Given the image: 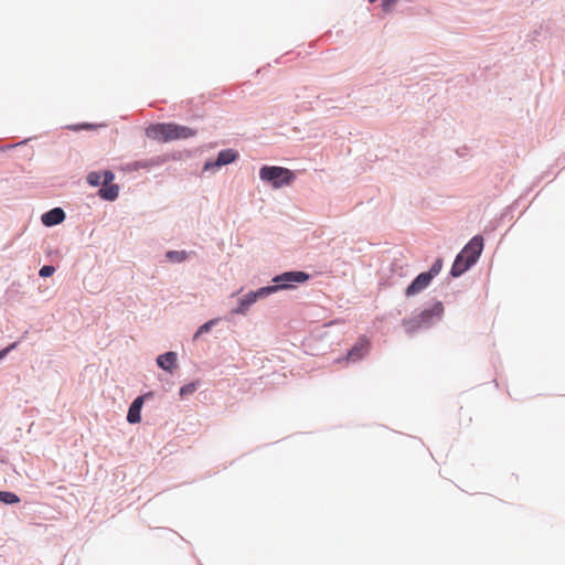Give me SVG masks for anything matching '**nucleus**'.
Listing matches in <instances>:
<instances>
[{
  "label": "nucleus",
  "instance_id": "obj_1",
  "mask_svg": "<svg viewBox=\"0 0 565 565\" xmlns=\"http://www.w3.org/2000/svg\"><path fill=\"white\" fill-rule=\"evenodd\" d=\"M146 132L149 138L161 142L188 139L196 135L194 129L172 122L152 125L147 128Z\"/></svg>",
  "mask_w": 565,
  "mask_h": 565
},
{
  "label": "nucleus",
  "instance_id": "obj_2",
  "mask_svg": "<svg viewBox=\"0 0 565 565\" xmlns=\"http://www.w3.org/2000/svg\"><path fill=\"white\" fill-rule=\"evenodd\" d=\"M259 177L263 181L269 182L275 189L291 184L296 178L291 170L276 166H264L259 170Z\"/></svg>",
  "mask_w": 565,
  "mask_h": 565
},
{
  "label": "nucleus",
  "instance_id": "obj_3",
  "mask_svg": "<svg viewBox=\"0 0 565 565\" xmlns=\"http://www.w3.org/2000/svg\"><path fill=\"white\" fill-rule=\"evenodd\" d=\"M481 250L482 249H461L452 264L451 275L458 277L468 270L478 260Z\"/></svg>",
  "mask_w": 565,
  "mask_h": 565
},
{
  "label": "nucleus",
  "instance_id": "obj_4",
  "mask_svg": "<svg viewBox=\"0 0 565 565\" xmlns=\"http://www.w3.org/2000/svg\"><path fill=\"white\" fill-rule=\"evenodd\" d=\"M309 279V275L303 271H287L281 275L276 276L273 281L275 285L267 286L268 288H274L275 292L281 289H290L296 286V284H302Z\"/></svg>",
  "mask_w": 565,
  "mask_h": 565
},
{
  "label": "nucleus",
  "instance_id": "obj_5",
  "mask_svg": "<svg viewBox=\"0 0 565 565\" xmlns=\"http://www.w3.org/2000/svg\"><path fill=\"white\" fill-rule=\"evenodd\" d=\"M443 311L440 303L436 305L434 309H426L422 311L414 319L403 320V326L407 332H413L423 326H427L435 313L439 315Z\"/></svg>",
  "mask_w": 565,
  "mask_h": 565
},
{
  "label": "nucleus",
  "instance_id": "obj_6",
  "mask_svg": "<svg viewBox=\"0 0 565 565\" xmlns=\"http://www.w3.org/2000/svg\"><path fill=\"white\" fill-rule=\"evenodd\" d=\"M275 292L274 288L262 287L256 291H250L239 300V307L235 310L237 313H244L248 307L259 298H265Z\"/></svg>",
  "mask_w": 565,
  "mask_h": 565
},
{
  "label": "nucleus",
  "instance_id": "obj_7",
  "mask_svg": "<svg viewBox=\"0 0 565 565\" xmlns=\"http://www.w3.org/2000/svg\"><path fill=\"white\" fill-rule=\"evenodd\" d=\"M431 279H433L431 275H429L427 271L420 273L413 280V282L407 287L405 295L407 297H411V296L419 294L420 291H423L424 289H426L429 286Z\"/></svg>",
  "mask_w": 565,
  "mask_h": 565
},
{
  "label": "nucleus",
  "instance_id": "obj_8",
  "mask_svg": "<svg viewBox=\"0 0 565 565\" xmlns=\"http://www.w3.org/2000/svg\"><path fill=\"white\" fill-rule=\"evenodd\" d=\"M237 152L233 149H225L218 152L217 158L213 162H206L204 170H211L213 168H220L228 163L234 162L237 159Z\"/></svg>",
  "mask_w": 565,
  "mask_h": 565
},
{
  "label": "nucleus",
  "instance_id": "obj_9",
  "mask_svg": "<svg viewBox=\"0 0 565 565\" xmlns=\"http://www.w3.org/2000/svg\"><path fill=\"white\" fill-rule=\"evenodd\" d=\"M114 178V173L108 170L103 172L93 171L88 173L87 182L93 186H97L99 184L107 185L113 182Z\"/></svg>",
  "mask_w": 565,
  "mask_h": 565
},
{
  "label": "nucleus",
  "instance_id": "obj_10",
  "mask_svg": "<svg viewBox=\"0 0 565 565\" xmlns=\"http://www.w3.org/2000/svg\"><path fill=\"white\" fill-rule=\"evenodd\" d=\"M65 218V213L61 207H54L44 213L41 217L45 226H54L62 223Z\"/></svg>",
  "mask_w": 565,
  "mask_h": 565
},
{
  "label": "nucleus",
  "instance_id": "obj_11",
  "mask_svg": "<svg viewBox=\"0 0 565 565\" xmlns=\"http://www.w3.org/2000/svg\"><path fill=\"white\" fill-rule=\"evenodd\" d=\"M369 350V341L364 338L360 339L348 353V360L356 361L364 356Z\"/></svg>",
  "mask_w": 565,
  "mask_h": 565
},
{
  "label": "nucleus",
  "instance_id": "obj_12",
  "mask_svg": "<svg viewBox=\"0 0 565 565\" xmlns=\"http://www.w3.org/2000/svg\"><path fill=\"white\" fill-rule=\"evenodd\" d=\"M143 404V397H137L130 405L127 414V420L130 424H137L141 420L140 412Z\"/></svg>",
  "mask_w": 565,
  "mask_h": 565
},
{
  "label": "nucleus",
  "instance_id": "obj_13",
  "mask_svg": "<svg viewBox=\"0 0 565 565\" xmlns=\"http://www.w3.org/2000/svg\"><path fill=\"white\" fill-rule=\"evenodd\" d=\"M157 363L164 371L172 373V371H173V369H175V364H177V353L167 352L164 354H161L158 356Z\"/></svg>",
  "mask_w": 565,
  "mask_h": 565
},
{
  "label": "nucleus",
  "instance_id": "obj_14",
  "mask_svg": "<svg viewBox=\"0 0 565 565\" xmlns=\"http://www.w3.org/2000/svg\"><path fill=\"white\" fill-rule=\"evenodd\" d=\"M118 193H119L118 185L111 184V182L108 183L107 185H104L98 192L100 198L108 200V201H114L118 196Z\"/></svg>",
  "mask_w": 565,
  "mask_h": 565
},
{
  "label": "nucleus",
  "instance_id": "obj_15",
  "mask_svg": "<svg viewBox=\"0 0 565 565\" xmlns=\"http://www.w3.org/2000/svg\"><path fill=\"white\" fill-rule=\"evenodd\" d=\"M167 259L171 263H180L185 259L184 250H169L166 255Z\"/></svg>",
  "mask_w": 565,
  "mask_h": 565
},
{
  "label": "nucleus",
  "instance_id": "obj_16",
  "mask_svg": "<svg viewBox=\"0 0 565 565\" xmlns=\"http://www.w3.org/2000/svg\"><path fill=\"white\" fill-rule=\"evenodd\" d=\"M0 501L8 504H13L20 502V498L13 492L0 491Z\"/></svg>",
  "mask_w": 565,
  "mask_h": 565
},
{
  "label": "nucleus",
  "instance_id": "obj_17",
  "mask_svg": "<svg viewBox=\"0 0 565 565\" xmlns=\"http://www.w3.org/2000/svg\"><path fill=\"white\" fill-rule=\"evenodd\" d=\"M196 390H198V383L193 382V383L185 384L180 388V396L184 397L186 395L193 394Z\"/></svg>",
  "mask_w": 565,
  "mask_h": 565
},
{
  "label": "nucleus",
  "instance_id": "obj_18",
  "mask_svg": "<svg viewBox=\"0 0 565 565\" xmlns=\"http://www.w3.org/2000/svg\"><path fill=\"white\" fill-rule=\"evenodd\" d=\"M216 322V320H210L207 322H205L204 324H202L198 331L195 332L194 334V340H196L201 334L205 333V332H209L212 328V326H214Z\"/></svg>",
  "mask_w": 565,
  "mask_h": 565
},
{
  "label": "nucleus",
  "instance_id": "obj_19",
  "mask_svg": "<svg viewBox=\"0 0 565 565\" xmlns=\"http://www.w3.org/2000/svg\"><path fill=\"white\" fill-rule=\"evenodd\" d=\"M441 268H443V260L437 259L430 267L429 271H427V273L429 275H431V277L434 278L435 276H437L440 273Z\"/></svg>",
  "mask_w": 565,
  "mask_h": 565
},
{
  "label": "nucleus",
  "instance_id": "obj_20",
  "mask_svg": "<svg viewBox=\"0 0 565 565\" xmlns=\"http://www.w3.org/2000/svg\"><path fill=\"white\" fill-rule=\"evenodd\" d=\"M465 247H483V237L479 235L472 237Z\"/></svg>",
  "mask_w": 565,
  "mask_h": 565
},
{
  "label": "nucleus",
  "instance_id": "obj_21",
  "mask_svg": "<svg viewBox=\"0 0 565 565\" xmlns=\"http://www.w3.org/2000/svg\"><path fill=\"white\" fill-rule=\"evenodd\" d=\"M54 271H55L54 266L45 265L40 269L39 275L41 277H50L54 274Z\"/></svg>",
  "mask_w": 565,
  "mask_h": 565
},
{
  "label": "nucleus",
  "instance_id": "obj_22",
  "mask_svg": "<svg viewBox=\"0 0 565 565\" xmlns=\"http://www.w3.org/2000/svg\"><path fill=\"white\" fill-rule=\"evenodd\" d=\"M17 347V343L10 344L8 348L0 351V360L3 359L12 349Z\"/></svg>",
  "mask_w": 565,
  "mask_h": 565
},
{
  "label": "nucleus",
  "instance_id": "obj_23",
  "mask_svg": "<svg viewBox=\"0 0 565 565\" xmlns=\"http://www.w3.org/2000/svg\"><path fill=\"white\" fill-rule=\"evenodd\" d=\"M397 0H382V6L385 10H388Z\"/></svg>",
  "mask_w": 565,
  "mask_h": 565
},
{
  "label": "nucleus",
  "instance_id": "obj_24",
  "mask_svg": "<svg viewBox=\"0 0 565 565\" xmlns=\"http://www.w3.org/2000/svg\"><path fill=\"white\" fill-rule=\"evenodd\" d=\"M89 128H92V125L85 124L82 126H75L73 129L78 130V129H89Z\"/></svg>",
  "mask_w": 565,
  "mask_h": 565
},
{
  "label": "nucleus",
  "instance_id": "obj_25",
  "mask_svg": "<svg viewBox=\"0 0 565 565\" xmlns=\"http://www.w3.org/2000/svg\"><path fill=\"white\" fill-rule=\"evenodd\" d=\"M371 3L375 2L376 0H369Z\"/></svg>",
  "mask_w": 565,
  "mask_h": 565
}]
</instances>
